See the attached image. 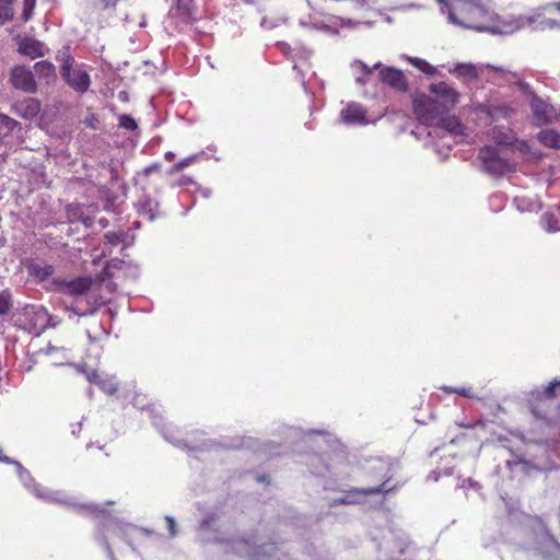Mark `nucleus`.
<instances>
[{"mask_svg":"<svg viewBox=\"0 0 560 560\" xmlns=\"http://www.w3.org/2000/svg\"><path fill=\"white\" fill-rule=\"evenodd\" d=\"M430 90L439 100H441L440 105L445 109V112L458 102L459 94L446 82L431 84Z\"/></svg>","mask_w":560,"mask_h":560,"instance_id":"obj_11","label":"nucleus"},{"mask_svg":"<svg viewBox=\"0 0 560 560\" xmlns=\"http://www.w3.org/2000/svg\"><path fill=\"white\" fill-rule=\"evenodd\" d=\"M365 109L358 103H351L340 113L341 119L348 125L365 124Z\"/></svg>","mask_w":560,"mask_h":560,"instance_id":"obj_16","label":"nucleus"},{"mask_svg":"<svg viewBox=\"0 0 560 560\" xmlns=\"http://www.w3.org/2000/svg\"><path fill=\"white\" fill-rule=\"evenodd\" d=\"M19 51L22 55L28 56L33 59L43 55L40 43L31 38H26L21 42Z\"/></svg>","mask_w":560,"mask_h":560,"instance_id":"obj_18","label":"nucleus"},{"mask_svg":"<svg viewBox=\"0 0 560 560\" xmlns=\"http://www.w3.org/2000/svg\"><path fill=\"white\" fill-rule=\"evenodd\" d=\"M265 479H266V477H265V476H264V477H261V478H259V480H260V481H265Z\"/></svg>","mask_w":560,"mask_h":560,"instance_id":"obj_60","label":"nucleus"},{"mask_svg":"<svg viewBox=\"0 0 560 560\" xmlns=\"http://www.w3.org/2000/svg\"><path fill=\"white\" fill-rule=\"evenodd\" d=\"M366 77L368 75H363V74L359 75L355 78V82L360 85H364V84H366V79H365Z\"/></svg>","mask_w":560,"mask_h":560,"instance_id":"obj_47","label":"nucleus"},{"mask_svg":"<svg viewBox=\"0 0 560 560\" xmlns=\"http://www.w3.org/2000/svg\"><path fill=\"white\" fill-rule=\"evenodd\" d=\"M72 427V430H71V433L74 435V436H78L82 430V423L81 422H77L74 424L71 425Z\"/></svg>","mask_w":560,"mask_h":560,"instance_id":"obj_45","label":"nucleus"},{"mask_svg":"<svg viewBox=\"0 0 560 560\" xmlns=\"http://www.w3.org/2000/svg\"><path fill=\"white\" fill-rule=\"evenodd\" d=\"M244 1L247 2V3H253L254 2V0H244Z\"/></svg>","mask_w":560,"mask_h":560,"instance_id":"obj_57","label":"nucleus"},{"mask_svg":"<svg viewBox=\"0 0 560 560\" xmlns=\"http://www.w3.org/2000/svg\"><path fill=\"white\" fill-rule=\"evenodd\" d=\"M28 276L32 277L37 282H44L45 280L49 279L54 272L55 268L52 265L38 262V261H31L26 266Z\"/></svg>","mask_w":560,"mask_h":560,"instance_id":"obj_17","label":"nucleus"},{"mask_svg":"<svg viewBox=\"0 0 560 560\" xmlns=\"http://www.w3.org/2000/svg\"><path fill=\"white\" fill-rule=\"evenodd\" d=\"M441 12L447 14L451 24L466 30L488 32L491 34H511L516 27V19L506 23L499 21L498 16L488 11L477 0H436Z\"/></svg>","mask_w":560,"mask_h":560,"instance_id":"obj_1","label":"nucleus"},{"mask_svg":"<svg viewBox=\"0 0 560 560\" xmlns=\"http://www.w3.org/2000/svg\"><path fill=\"white\" fill-rule=\"evenodd\" d=\"M408 61L427 74H433L435 72V68L423 59L417 57H408Z\"/></svg>","mask_w":560,"mask_h":560,"instance_id":"obj_27","label":"nucleus"},{"mask_svg":"<svg viewBox=\"0 0 560 560\" xmlns=\"http://www.w3.org/2000/svg\"><path fill=\"white\" fill-rule=\"evenodd\" d=\"M121 264H122V260H119V259H113V260H110V261L108 262L107 268H108V269H109V268H112V267L117 268V267H118L119 265H121Z\"/></svg>","mask_w":560,"mask_h":560,"instance_id":"obj_46","label":"nucleus"},{"mask_svg":"<svg viewBox=\"0 0 560 560\" xmlns=\"http://www.w3.org/2000/svg\"><path fill=\"white\" fill-rule=\"evenodd\" d=\"M413 108L418 119L424 125H431L445 112L438 100L427 96L415 100Z\"/></svg>","mask_w":560,"mask_h":560,"instance_id":"obj_7","label":"nucleus"},{"mask_svg":"<svg viewBox=\"0 0 560 560\" xmlns=\"http://www.w3.org/2000/svg\"><path fill=\"white\" fill-rule=\"evenodd\" d=\"M450 72L458 77H465L469 79H475L478 77L477 69L471 63H457L453 69L450 70Z\"/></svg>","mask_w":560,"mask_h":560,"instance_id":"obj_22","label":"nucleus"},{"mask_svg":"<svg viewBox=\"0 0 560 560\" xmlns=\"http://www.w3.org/2000/svg\"><path fill=\"white\" fill-rule=\"evenodd\" d=\"M3 136L4 135L0 131V144L2 143Z\"/></svg>","mask_w":560,"mask_h":560,"instance_id":"obj_55","label":"nucleus"},{"mask_svg":"<svg viewBox=\"0 0 560 560\" xmlns=\"http://www.w3.org/2000/svg\"><path fill=\"white\" fill-rule=\"evenodd\" d=\"M541 221H542L544 229L547 232L553 233V232L560 231V228H558L556 225L557 219L552 213H549V212L544 213L541 217Z\"/></svg>","mask_w":560,"mask_h":560,"instance_id":"obj_28","label":"nucleus"},{"mask_svg":"<svg viewBox=\"0 0 560 560\" xmlns=\"http://www.w3.org/2000/svg\"><path fill=\"white\" fill-rule=\"evenodd\" d=\"M189 182V179H182V182L179 183V185H185Z\"/></svg>","mask_w":560,"mask_h":560,"instance_id":"obj_54","label":"nucleus"},{"mask_svg":"<svg viewBox=\"0 0 560 560\" xmlns=\"http://www.w3.org/2000/svg\"><path fill=\"white\" fill-rule=\"evenodd\" d=\"M380 77L384 83L396 90L405 91L407 89L405 75L399 69L382 66Z\"/></svg>","mask_w":560,"mask_h":560,"instance_id":"obj_13","label":"nucleus"},{"mask_svg":"<svg viewBox=\"0 0 560 560\" xmlns=\"http://www.w3.org/2000/svg\"><path fill=\"white\" fill-rule=\"evenodd\" d=\"M86 308H80L78 305H71L67 306L66 311L69 313H72L78 316H89L93 315L98 307L103 304V302L97 303L96 300L94 302H91L90 300L86 301Z\"/></svg>","mask_w":560,"mask_h":560,"instance_id":"obj_20","label":"nucleus"},{"mask_svg":"<svg viewBox=\"0 0 560 560\" xmlns=\"http://www.w3.org/2000/svg\"><path fill=\"white\" fill-rule=\"evenodd\" d=\"M442 389L446 393H457L463 397H472L470 388H452L444 386Z\"/></svg>","mask_w":560,"mask_h":560,"instance_id":"obj_39","label":"nucleus"},{"mask_svg":"<svg viewBox=\"0 0 560 560\" xmlns=\"http://www.w3.org/2000/svg\"><path fill=\"white\" fill-rule=\"evenodd\" d=\"M155 206H156V202L149 196H145L143 199H141L138 202V210L140 213L148 215L149 220H153L155 217V214H154Z\"/></svg>","mask_w":560,"mask_h":560,"instance_id":"obj_23","label":"nucleus"},{"mask_svg":"<svg viewBox=\"0 0 560 560\" xmlns=\"http://www.w3.org/2000/svg\"><path fill=\"white\" fill-rule=\"evenodd\" d=\"M35 73L38 78L44 79L46 83H49L51 80L56 78L55 66L48 61H39L34 66Z\"/></svg>","mask_w":560,"mask_h":560,"instance_id":"obj_19","label":"nucleus"},{"mask_svg":"<svg viewBox=\"0 0 560 560\" xmlns=\"http://www.w3.org/2000/svg\"><path fill=\"white\" fill-rule=\"evenodd\" d=\"M548 9H555L558 12H560V1L547 3L535 9L529 14L517 16L516 27L524 28L525 26H532L536 21H538L541 18L542 12H545Z\"/></svg>","mask_w":560,"mask_h":560,"instance_id":"obj_15","label":"nucleus"},{"mask_svg":"<svg viewBox=\"0 0 560 560\" xmlns=\"http://www.w3.org/2000/svg\"><path fill=\"white\" fill-rule=\"evenodd\" d=\"M443 127L450 133L464 135L465 126L455 117L444 119Z\"/></svg>","mask_w":560,"mask_h":560,"instance_id":"obj_24","label":"nucleus"},{"mask_svg":"<svg viewBox=\"0 0 560 560\" xmlns=\"http://www.w3.org/2000/svg\"><path fill=\"white\" fill-rule=\"evenodd\" d=\"M119 127L126 130H136L138 128V125L131 116L122 114L119 116Z\"/></svg>","mask_w":560,"mask_h":560,"instance_id":"obj_33","label":"nucleus"},{"mask_svg":"<svg viewBox=\"0 0 560 560\" xmlns=\"http://www.w3.org/2000/svg\"><path fill=\"white\" fill-rule=\"evenodd\" d=\"M84 509L89 510L91 513H96V514L104 513V510L101 509L97 504H88V505H84Z\"/></svg>","mask_w":560,"mask_h":560,"instance_id":"obj_44","label":"nucleus"},{"mask_svg":"<svg viewBox=\"0 0 560 560\" xmlns=\"http://www.w3.org/2000/svg\"><path fill=\"white\" fill-rule=\"evenodd\" d=\"M0 462L12 464V459L8 456L2 455V448L0 447Z\"/></svg>","mask_w":560,"mask_h":560,"instance_id":"obj_48","label":"nucleus"},{"mask_svg":"<svg viewBox=\"0 0 560 560\" xmlns=\"http://www.w3.org/2000/svg\"><path fill=\"white\" fill-rule=\"evenodd\" d=\"M539 141L549 148L559 149L560 148V135L555 130H542L538 136Z\"/></svg>","mask_w":560,"mask_h":560,"instance_id":"obj_21","label":"nucleus"},{"mask_svg":"<svg viewBox=\"0 0 560 560\" xmlns=\"http://www.w3.org/2000/svg\"><path fill=\"white\" fill-rule=\"evenodd\" d=\"M164 436L166 440H168L170 442L174 443L175 445H179L178 443H176V441H174L171 436L166 435V433H164Z\"/></svg>","mask_w":560,"mask_h":560,"instance_id":"obj_52","label":"nucleus"},{"mask_svg":"<svg viewBox=\"0 0 560 560\" xmlns=\"http://www.w3.org/2000/svg\"><path fill=\"white\" fill-rule=\"evenodd\" d=\"M533 413H535L537 417H541L540 415L536 413V410H533Z\"/></svg>","mask_w":560,"mask_h":560,"instance_id":"obj_59","label":"nucleus"},{"mask_svg":"<svg viewBox=\"0 0 560 560\" xmlns=\"http://www.w3.org/2000/svg\"><path fill=\"white\" fill-rule=\"evenodd\" d=\"M144 25H145V21L140 23V26H144Z\"/></svg>","mask_w":560,"mask_h":560,"instance_id":"obj_58","label":"nucleus"},{"mask_svg":"<svg viewBox=\"0 0 560 560\" xmlns=\"http://www.w3.org/2000/svg\"><path fill=\"white\" fill-rule=\"evenodd\" d=\"M355 2L360 5V7H365L368 4L366 0H355Z\"/></svg>","mask_w":560,"mask_h":560,"instance_id":"obj_51","label":"nucleus"},{"mask_svg":"<svg viewBox=\"0 0 560 560\" xmlns=\"http://www.w3.org/2000/svg\"><path fill=\"white\" fill-rule=\"evenodd\" d=\"M351 67L353 69L358 68L361 70L362 74L363 75H370L372 74L373 70L375 69H378L381 71V68H382V63L381 62H376L373 67H369L365 62L361 61V60H355Z\"/></svg>","mask_w":560,"mask_h":560,"instance_id":"obj_30","label":"nucleus"},{"mask_svg":"<svg viewBox=\"0 0 560 560\" xmlns=\"http://www.w3.org/2000/svg\"><path fill=\"white\" fill-rule=\"evenodd\" d=\"M409 546V540L405 535H401L399 537H396V540L394 541V546H389V540L387 541L386 549L392 555H401L406 551L407 547Z\"/></svg>","mask_w":560,"mask_h":560,"instance_id":"obj_25","label":"nucleus"},{"mask_svg":"<svg viewBox=\"0 0 560 560\" xmlns=\"http://www.w3.org/2000/svg\"><path fill=\"white\" fill-rule=\"evenodd\" d=\"M165 520H166L171 536H175L177 532H176V522H175L174 517L166 516Z\"/></svg>","mask_w":560,"mask_h":560,"instance_id":"obj_42","label":"nucleus"},{"mask_svg":"<svg viewBox=\"0 0 560 560\" xmlns=\"http://www.w3.org/2000/svg\"><path fill=\"white\" fill-rule=\"evenodd\" d=\"M557 388H560V382L553 381L545 388L542 395L546 398H552Z\"/></svg>","mask_w":560,"mask_h":560,"instance_id":"obj_38","label":"nucleus"},{"mask_svg":"<svg viewBox=\"0 0 560 560\" xmlns=\"http://www.w3.org/2000/svg\"><path fill=\"white\" fill-rule=\"evenodd\" d=\"M160 168H161V165L158 163H154V164H151V165L147 166L145 168H143L142 173L144 176H150L151 174L159 172Z\"/></svg>","mask_w":560,"mask_h":560,"instance_id":"obj_41","label":"nucleus"},{"mask_svg":"<svg viewBox=\"0 0 560 560\" xmlns=\"http://www.w3.org/2000/svg\"><path fill=\"white\" fill-rule=\"evenodd\" d=\"M392 489L386 488V482L377 486V487H369V488H362L359 489L358 492L370 495V494H376V493H388Z\"/></svg>","mask_w":560,"mask_h":560,"instance_id":"obj_34","label":"nucleus"},{"mask_svg":"<svg viewBox=\"0 0 560 560\" xmlns=\"http://www.w3.org/2000/svg\"><path fill=\"white\" fill-rule=\"evenodd\" d=\"M487 67L491 68V69H493L495 71H503V69H501V68L492 67V66H489V65Z\"/></svg>","mask_w":560,"mask_h":560,"instance_id":"obj_53","label":"nucleus"},{"mask_svg":"<svg viewBox=\"0 0 560 560\" xmlns=\"http://www.w3.org/2000/svg\"><path fill=\"white\" fill-rule=\"evenodd\" d=\"M35 7L36 0H23L22 19L24 22H27L33 18Z\"/></svg>","mask_w":560,"mask_h":560,"instance_id":"obj_32","label":"nucleus"},{"mask_svg":"<svg viewBox=\"0 0 560 560\" xmlns=\"http://www.w3.org/2000/svg\"><path fill=\"white\" fill-rule=\"evenodd\" d=\"M118 0H97V7L103 10L114 9Z\"/></svg>","mask_w":560,"mask_h":560,"instance_id":"obj_40","label":"nucleus"},{"mask_svg":"<svg viewBox=\"0 0 560 560\" xmlns=\"http://www.w3.org/2000/svg\"><path fill=\"white\" fill-rule=\"evenodd\" d=\"M92 284L93 279L91 277H79L71 280L55 278L51 282L56 292L72 298L86 295Z\"/></svg>","mask_w":560,"mask_h":560,"instance_id":"obj_5","label":"nucleus"},{"mask_svg":"<svg viewBox=\"0 0 560 560\" xmlns=\"http://www.w3.org/2000/svg\"><path fill=\"white\" fill-rule=\"evenodd\" d=\"M559 25L560 24L556 20L545 18L542 14L541 18L538 21H536L530 27L533 30L545 31L547 28L552 30L559 27Z\"/></svg>","mask_w":560,"mask_h":560,"instance_id":"obj_26","label":"nucleus"},{"mask_svg":"<svg viewBox=\"0 0 560 560\" xmlns=\"http://www.w3.org/2000/svg\"><path fill=\"white\" fill-rule=\"evenodd\" d=\"M11 82L14 88L27 93H34L37 90L33 72L24 66H18L12 70Z\"/></svg>","mask_w":560,"mask_h":560,"instance_id":"obj_10","label":"nucleus"},{"mask_svg":"<svg viewBox=\"0 0 560 560\" xmlns=\"http://www.w3.org/2000/svg\"><path fill=\"white\" fill-rule=\"evenodd\" d=\"M14 18V10L10 5H0V25Z\"/></svg>","mask_w":560,"mask_h":560,"instance_id":"obj_35","label":"nucleus"},{"mask_svg":"<svg viewBox=\"0 0 560 560\" xmlns=\"http://www.w3.org/2000/svg\"><path fill=\"white\" fill-rule=\"evenodd\" d=\"M176 443H178L179 445L178 446H185V443H182L179 441H176Z\"/></svg>","mask_w":560,"mask_h":560,"instance_id":"obj_56","label":"nucleus"},{"mask_svg":"<svg viewBox=\"0 0 560 560\" xmlns=\"http://www.w3.org/2000/svg\"><path fill=\"white\" fill-rule=\"evenodd\" d=\"M12 307L11 293L8 290L0 292V315L7 314Z\"/></svg>","mask_w":560,"mask_h":560,"instance_id":"obj_29","label":"nucleus"},{"mask_svg":"<svg viewBox=\"0 0 560 560\" xmlns=\"http://www.w3.org/2000/svg\"><path fill=\"white\" fill-rule=\"evenodd\" d=\"M478 159L481 161L483 171L492 176H503L514 171V165L500 153L497 147L481 148Z\"/></svg>","mask_w":560,"mask_h":560,"instance_id":"obj_3","label":"nucleus"},{"mask_svg":"<svg viewBox=\"0 0 560 560\" xmlns=\"http://www.w3.org/2000/svg\"><path fill=\"white\" fill-rule=\"evenodd\" d=\"M164 158L166 161L172 162L175 159V153H173L172 151H168L165 153Z\"/></svg>","mask_w":560,"mask_h":560,"instance_id":"obj_49","label":"nucleus"},{"mask_svg":"<svg viewBox=\"0 0 560 560\" xmlns=\"http://www.w3.org/2000/svg\"><path fill=\"white\" fill-rule=\"evenodd\" d=\"M81 373H84L86 380L90 383L96 384L104 393L108 395H113L117 392L118 385L110 377H103L96 371H86L84 369L79 368Z\"/></svg>","mask_w":560,"mask_h":560,"instance_id":"obj_14","label":"nucleus"},{"mask_svg":"<svg viewBox=\"0 0 560 560\" xmlns=\"http://www.w3.org/2000/svg\"><path fill=\"white\" fill-rule=\"evenodd\" d=\"M16 466V470L21 481L30 491L39 499L68 504L69 502L65 499V495L59 491H50L40 485H37L33 479L31 472L25 469L19 462H12Z\"/></svg>","mask_w":560,"mask_h":560,"instance_id":"obj_4","label":"nucleus"},{"mask_svg":"<svg viewBox=\"0 0 560 560\" xmlns=\"http://www.w3.org/2000/svg\"><path fill=\"white\" fill-rule=\"evenodd\" d=\"M15 0H0V5H10L12 7Z\"/></svg>","mask_w":560,"mask_h":560,"instance_id":"obj_50","label":"nucleus"},{"mask_svg":"<svg viewBox=\"0 0 560 560\" xmlns=\"http://www.w3.org/2000/svg\"><path fill=\"white\" fill-rule=\"evenodd\" d=\"M127 236V233L124 231L120 232H107L105 234V240L110 245H118L119 243H122Z\"/></svg>","mask_w":560,"mask_h":560,"instance_id":"obj_31","label":"nucleus"},{"mask_svg":"<svg viewBox=\"0 0 560 560\" xmlns=\"http://www.w3.org/2000/svg\"><path fill=\"white\" fill-rule=\"evenodd\" d=\"M233 550L241 555L246 556L250 560H288V555L276 544H264L254 547L250 539H238L233 542Z\"/></svg>","mask_w":560,"mask_h":560,"instance_id":"obj_2","label":"nucleus"},{"mask_svg":"<svg viewBox=\"0 0 560 560\" xmlns=\"http://www.w3.org/2000/svg\"><path fill=\"white\" fill-rule=\"evenodd\" d=\"M0 124L7 128L8 131L13 130L18 122L7 115H0Z\"/></svg>","mask_w":560,"mask_h":560,"instance_id":"obj_37","label":"nucleus"},{"mask_svg":"<svg viewBox=\"0 0 560 560\" xmlns=\"http://www.w3.org/2000/svg\"><path fill=\"white\" fill-rule=\"evenodd\" d=\"M530 109L533 112L534 124L538 127L551 124L556 117L552 105L537 95H533L530 100Z\"/></svg>","mask_w":560,"mask_h":560,"instance_id":"obj_9","label":"nucleus"},{"mask_svg":"<svg viewBox=\"0 0 560 560\" xmlns=\"http://www.w3.org/2000/svg\"><path fill=\"white\" fill-rule=\"evenodd\" d=\"M24 323L30 332L39 335L50 324V315L43 305H27L23 310Z\"/></svg>","mask_w":560,"mask_h":560,"instance_id":"obj_6","label":"nucleus"},{"mask_svg":"<svg viewBox=\"0 0 560 560\" xmlns=\"http://www.w3.org/2000/svg\"><path fill=\"white\" fill-rule=\"evenodd\" d=\"M40 109V102L34 97H25L13 104V112L24 119L35 118L39 114Z\"/></svg>","mask_w":560,"mask_h":560,"instance_id":"obj_12","label":"nucleus"},{"mask_svg":"<svg viewBox=\"0 0 560 560\" xmlns=\"http://www.w3.org/2000/svg\"><path fill=\"white\" fill-rule=\"evenodd\" d=\"M192 0H178V8L189 12L191 7Z\"/></svg>","mask_w":560,"mask_h":560,"instance_id":"obj_43","label":"nucleus"},{"mask_svg":"<svg viewBox=\"0 0 560 560\" xmlns=\"http://www.w3.org/2000/svg\"><path fill=\"white\" fill-rule=\"evenodd\" d=\"M196 160H197V155H191V156L180 160L178 163H176L175 165L172 166L171 173L180 172L183 168L192 164Z\"/></svg>","mask_w":560,"mask_h":560,"instance_id":"obj_36","label":"nucleus"},{"mask_svg":"<svg viewBox=\"0 0 560 560\" xmlns=\"http://www.w3.org/2000/svg\"><path fill=\"white\" fill-rule=\"evenodd\" d=\"M61 74L67 83L78 92L83 93L88 91L91 84L88 72L81 69H72L69 60L61 66Z\"/></svg>","mask_w":560,"mask_h":560,"instance_id":"obj_8","label":"nucleus"}]
</instances>
